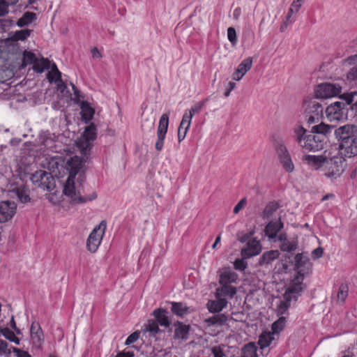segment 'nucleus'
<instances>
[{"mask_svg":"<svg viewBox=\"0 0 357 357\" xmlns=\"http://www.w3.org/2000/svg\"><path fill=\"white\" fill-rule=\"evenodd\" d=\"M189 128L190 126H188L187 124L181 127V123H180L178 130V139L179 142H181L185 137L186 133Z\"/></svg>","mask_w":357,"mask_h":357,"instance_id":"864d4df0","label":"nucleus"},{"mask_svg":"<svg viewBox=\"0 0 357 357\" xmlns=\"http://www.w3.org/2000/svg\"><path fill=\"white\" fill-rule=\"evenodd\" d=\"M304 105L309 124L317 122L323 116L324 107L317 99L305 100Z\"/></svg>","mask_w":357,"mask_h":357,"instance_id":"0eeeda50","label":"nucleus"},{"mask_svg":"<svg viewBox=\"0 0 357 357\" xmlns=\"http://www.w3.org/2000/svg\"><path fill=\"white\" fill-rule=\"evenodd\" d=\"M261 250V245L259 241L253 238L247 243L246 248L241 250V255L244 258H250L251 257L259 254Z\"/></svg>","mask_w":357,"mask_h":357,"instance_id":"4468645a","label":"nucleus"},{"mask_svg":"<svg viewBox=\"0 0 357 357\" xmlns=\"http://www.w3.org/2000/svg\"><path fill=\"white\" fill-rule=\"evenodd\" d=\"M215 290V297L231 298L236 294V288L231 284H220Z\"/></svg>","mask_w":357,"mask_h":357,"instance_id":"6ab92c4d","label":"nucleus"},{"mask_svg":"<svg viewBox=\"0 0 357 357\" xmlns=\"http://www.w3.org/2000/svg\"><path fill=\"white\" fill-rule=\"evenodd\" d=\"M285 322L286 320L284 317H280L272 324V333L275 335H278V333L284 328Z\"/></svg>","mask_w":357,"mask_h":357,"instance_id":"c03bdc74","label":"nucleus"},{"mask_svg":"<svg viewBox=\"0 0 357 357\" xmlns=\"http://www.w3.org/2000/svg\"><path fill=\"white\" fill-rule=\"evenodd\" d=\"M333 128V126L320 123L307 133L306 129L299 126L294 129L295 140L305 151H318L324 149Z\"/></svg>","mask_w":357,"mask_h":357,"instance_id":"f257e3e1","label":"nucleus"},{"mask_svg":"<svg viewBox=\"0 0 357 357\" xmlns=\"http://www.w3.org/2000/svg\"><path fill=\"white\" fill-rule=\"evenodd\" d=\"M227 37H228V40L231 42V43L233 45L236 44V42H237L236 33V30L234 27L228 28Z\"/></svg>","mask_w":357,"mask_h":357,"instance_id":"603ef678","label":"nucleus"},{"mask_svg":"<svg viewBox=\"0 0 357 357\" xmlns=\"http://www.w3.org/2000/svg\"><path fill=\"white\" fill-rule=\"evenodd\" d=\"M86 159H83L77 155L70 157L69 159L66 160V168L69 171L70 175L66 182L63 188V193L70 197L72 201L76 204L84 203L87 201H92L97 197L96 192H93L90 196L82 197L80 195L79 192L75 190V178L78 172L83 168Z\"/></svg>","mask_w":357,"mask_h":357,"instance_id":"7ed1b4c3","label":"nucleus"},{"mask_svg":"<svg viewBox=\"0 0 357 357\" xmlns=\"http://www.w3.org/2000/svg\"><path fill=\"white\" fill-rule=\"evenodd\" d=\"M47 177H50V173H47V172L43 170H39L33 174H32L31 177V181L33 183L37 184L39 187H41L42 181L45 178L47 179Z\"/></svg>","mask_w":357,"mask_h":357,"instance_id":"f704fd0d","label":"nucleus"},{"mask_svg":"<svg viewBox=\"0 0 357 357\" xmlns=\"http://www.w3.org/2000/svg\"><path fill=\"white\" fill-rule=\"evenodd\" d=\"M140 333L139 331H135L130 334L126 339L125 344L126 345H130L132 343L137 341L139 337Z\"/></svg>","mask_w":357,"mask_h":357,"instance_id":"4d7b16f0","label":"nucleus"},{"mask_svg":"<svg viewBox=\"0 0 357 357\" xmlns=\"http://www.w3.org/2000/svg\"><path fill=\"white\" fill-rule=\"evenodd\" d=\"M341 87L333 84L323 83L318 85L314 91L317 99H326L339 95Z\"/></svg>","mask_w":357,"mask_h":357,"instance_id":"9d476101","label":"nucleus"},{"mask_svg":"<svg viewBox=\"0 0 357 357\" xmlns=\"http://www.w3.org/2000/svg\"><path fill=\"white\" fill-rule=\"evenodd\" d=\"M172 312L180 317H182L190 313V307H188L185 303L181 302H171Z\"/></svg>","mask_w":357,"mask_h":357,"instance_id":"5701e85b","label":"nucleus"},{"mask_svg":"<svg viewBox=\"0 0 357 357\" xmlns=\"http://www.w3.org/2000/svg\"><path fill=\"white\" fill-rule=\"evenodd\" d=\"M56 74L55 82H57L56 88L57 90L61 93H63L64 91L67 89L66 84L63 82L61 79V73L58 70L56 66L54 64L53 68L50 72L47 73V79L50 82H53V78L51 77L52 74Z\"/></svg>","mask_w":357,"mask_h":357,"instance_id":"aec40b11","label":"nucleus"},{"mask_svg":"<svg viewBox=\"0 0 357 357\" xmlns=\"http://www.w3.org/2000/svg\"><path fill=\"white\" fill-rule=\"evenodd\" d=\"M43 145L47 149H51L54 152H58L56 146H53L54 141L51 137H46L42 142Z\"/></svg>","mask_w":357,"mask_h":357,"instance_id":"5fc2aeb1","label":"nucleus"},{"mask_svg":"<svg viewBox=\"0 0 357 357\" xmlns=\"http://www.w3.org/2000/svg\"><path fill=\"white\" fill-rule=\"evenodd\" d=\"M275 150L279 162L283 169L287 172H292L294 170V165L291 155L284 144L281 141L277 142L275 144Z\"/></svg>","mask_w":357,"mask_h":357,"instance_id":"423d86ee","label":"nucleus"},{"mask_svg":"<svg viewBox=\"0 0 357 357\" xmlns=\"http://www.w3.org/2000/svg\"><path fill=\"white\" fill-rule=\"evenodd\" d=\"M302 3L299 2L297 0L293 1L291 3L290 8L288 10L287 15L286 16V18H287V21H293L294 22V19L293 17V14L294 13H298L300 10L301 7L302 6Z\"/></svg>","mask_w":357,"mask_h":357,"instance_id":"ea45409f","label":"nucleus"},{"mask_svg":"<svg viewBox=\"0 0 357 357\" xmlns=\"http://www.w3.org/2000/svg\"><path fill=\"white\" fill-rule=\"evenodd\" d=\"M333 132L337 140L340 142V148H342L356 133L357 127L354 125L347 124L335 129Z\"/></svg>","mask_w":357,"mask_h":357,"instance_id":"1a4fd4ad","label":"nucleus"},{"mask_svg":"<svg viewBox=\"0 0 357 357\" xmlns=\"http://www.w3.org/2000/svg\"><path fill=\"white\" fill-rule=\"evenodd\" d=\"M115 357H134L133 351H121Z\"/></svg>","mask_w":357,"mask_h":357,"instance_id":"774afa93","label":"nucleus"},{"mask_svg":"<svg viewBox=\"0 0 357 357\" xmlns=\"http://www.w3.org/2000/svg\"><path fill=\"white\" fill-rule=\"evenodd\" d=\"M284 297L285 299L284 301H281L278 306V313L279 314H285L290 306V301L291 300V298L286 295H284Z\"/></svg>","mask_w":357,"mask_h":357,"instance_id":"a18cd8bd","label":"nucleus"},{"mask_svg":"<svg viewBox=\"0 0 357 357\" xmlns=\"http://www.w3.org/2000/svg\"><path fill=\"white\" fill-rule=\"evenodd\" d=\"M354 93H351L344 95L345 102L337 101L327 107L326 113L329 121H340L347 119V107L353 102Z\"/></svg>","mask_w":357,"mask_h":357,"instance_id":"20e7f679","label":"nucleus"},{"mask_svg":"<svg viewBox=\"0 0 357 357\" xmlns=\"http://www.w3.org/2000/svg\"><path fill=\"white\" fill-rule=\"evenodd\" d=\"M323 248L321 247H319L316 249H314L312 252V257L314 259H319L323 255Z\"/></svg>","mask_w":357,"mask_h":357,"instance_id":"69168bd1","label":"nucleus"},{"mask_svg":"<svg viewBox=\"0 0 357 357\" xmlns=\"http://www.w3.org/2000/svg\"><path fill=\"white\" fill-rule=\"evenodd\" d=\"M280 252L278 250H272L263 253L259 260V265L267 267L269 264L280 257Z\"/></svg>","mask_w":357,"mask_h":357,"instance_id":"a211bd4d","label":"nucleus"},{"mask_svg":"<svg viewBox=\"0 0 357 357\" xmlns=\"http://www.w3.org/2000/svg\"><path fill=\"white\" fill-rule=\"evenodd\" d=\"M17 206L15 202L4 201L0 202V223L10 220L16 213Z\"/></svg>","mask_w":357,"mask_h":357,"instance_id":"9b49d317","label":"nucleus"},{"mask_svg":"<svg viewBox=\"0 0 357 357\" xmlns=\"http://www.w3.org/2000/svg\"><path fill=\"white\" fill-rule=\"evenodd\" d=\"M155 119L153 118L151 119H144L142 123V128L144 131H151L154 128Z\"/></svg>","mask_w":357,"mask_h":357,"instance_id":"09e8293b","label":"nucleus"},{"mask_svg":"<svg viewBox=\"0 0 357 357\" xmlns=\"http://www.w3.org/2000/svg\"><path fill=\"white\" fill-rule=\"evenodd\" d=\"M310 262L307 257L304 256L301 253H298L295 256V266L298 270L299 273H301L302 267L309 266Z\"/></svg>","mask_w":357,"mask_h":357,"instance_id":"c9c22d12","label":"nucleus"},{"mask_svg":"<svg viewBox=\"0 0 357 357\" xmlns=\"http://www.w3.org/2000/svg\"><path fill=\"white\" fill-rule=\"evenodd\" d=\"M19 0H0V16H4L8 13V7L15 5Z\"/></svg>","mask_w":357,"mask_h":357,"instance_id":"37998d69","label":"nucleus"},{"mask_svg":"<svg viewBox=\"0 0 357 357\" xmlns=\"http://www.w3.org/2000/svg\"><path fill=\"white\" fill-rule=\"evenodd\" d=\"M169 125V116L163 114L160 117L157 131V135H166Z\"/></svg>","mask_w":357,"mask_h":357,"instance_id":"7c9ffc66","label":"nucleus"},{"mask_svg":"<svg viewBox=\"0 0 357 357\" xmlns=\"http://www.w3.org/2000/svg\"><path fill=\"white\" fill-rule=\"evenodd\" d=\"M96 128L94 123H91L85 128L82 135V139L79 143V147L81 153L84 157L89 158L90 150L92 146L91 142L96 139Z\"/></svg>","mask_w":357,"mask_h":357,"instance_id":"6e6552de","label":"nucleus"},{"mask_svg":"<svg viewBox=\"0 0 357 357\" xmlns=\"http://www.w3.org/2000/svg\"><path fill=\"white\" fill-rule=\"evenodd\" d=\"M228 318L225 314H218L204 319V322L208 326H220L225 324Z\"/></svg>","mask_w":357,"mask_h":357,"instance_id":"b1692460","label":"nucleus"},{"mask_svg":"<svg viewBox=\"0 0 357 357\" xmlns=\"http://www.w3.org/2000/svg\"><path fill=\"white\" fill-rule=\"evenodd\" d=\"M247 262L245 261L244 257L243 259H237L234 263L235 269L238 271H244L247 267Z\"/></svg>","mask_w":357,"mask_h":357,"instance_id":"6e6d98bb","label":"nucleus"},{"mask_svg":"<svg viewBox=\"0 0 357 357\" xmlns=\"http://www.w3.org/2000/svg\"><path fill=\"white\" fill-rule=\"evenodd\" d=\"M241 357H257L255 344L252 342L245 344L242 349Z\"/></svg>","mask_w":357,"mask_h":357,"instance_id":"2f4dec72","label":"nucleus"},{"mask_svg":"<svg viewBox=\"0 0 357 357\" xmlns=\"http://www.w3.org/2000/svg\"><path fill=\"white\" fill-rule=\"evenodd\" d=\"M238 280L237 274L229 268L224 269L220 275V284H231L236 282Z\"/></svg>","mask_w":357,"mask_h":357,"instance_id":"412c9836","label":"nucleus"},{"mask_svg":"<svg viewBox=\"0 0 357 357\" xmlns=\"http://www.w3.org/2000/svg\"><path fill=\"white\" fill-rule=\"evenodd\" d=\"M209 98H206L202 101L198 102L195 105H193L189 111H185L184 113L182 121H181V127L183 126H185V124L188 125V126H190L191 120L193 117V116L195 114H198L201 112L202 109L204 106L205 103L208 101Z\"/></svg>","mask_w":357,"mask_h":357,"instance_id":"ddd939ff","label":"nucleus"},{"mask_svg":"<svg viewBox=\"0 0 357 357\" xmlns=\"http://www.w3.org/2000/svg\"><path fill=\"white\" fill-rule=\"evenodd\" d=\"M36 20V14L32 12H26L17 20V25L20 27H24L32 23Z\"/></svg>","mask_w":357,"mask_h":357,"instance_id":"cd10ccee","label":"nucleus"},{"mask_svg":"<svg viewBox=\"0 0 357 357\" xmlns=\"http://www.w3.org/2000/svg\"><path fill=\"white\" fill-rule=\"evenodd\" d=\"M224 345L215 346L211 348V353L213 357H224Z\"/></svg>","mask_w":357,"mask_h":357,"instance_id":"3c124183","label":"nucleus"},{"mask_svg":"<svg viewBox=\"0 0 357 357\" xmlns=\"http://www.w3.org/2000/svg\"><path fill=\"white\" fill-rule=\"evenodd\" d=\"M46 167L55 176L61 174V171L66 168V158L61 155H55L47 159Z\"/></svg>","mask_w":357,"mask_h":357,"instance_id":"f8f14e48","label":"nucleus"},{"mask_svg":"<svg viewBox=\"0 0 357 357\" xmlns=\"http://www.w3.org/2000/svg\"><path fill=\"white\" fill-rule=\"evenodd\" d=\"M9 354H10V351L8 349V343L0 339V355Z\"/></svg>","mask_w":357,"mask_h":357,"instance_id":"052dcab7","label":"nucleus"},{"mask_svg":"<svg viewBox=\"0 0 357 357\" xmlns=\"http://www.w3.org/2000/svg\"><path fill=\"white\" fill-rule=\"evenodd\" d=\"M349 287L346 283H342L338 287L336 295V303L342 305L348 296Z\"/></svg>","mask_w":357,"mask_h":357,"instance_id":"c85d7f7f","label":"nucleus"},{"mask_svg":"<svg viewBox=\"0 0 357 357\" xmlns=\"http://www.w3.org/2000/svg\"><path fill=\"white\" fill-rule=\"evenodd\" d=\"M216 300H209L206 307L211 313H218L227 305V301L225 298L215 297Z\"/></svg>","mask_w":357,"mask_h":357,"instance_id":"dca6fc26","label":"nucleus"},{"mask_svg":"<svg viewBox=\"0 0 357 357\" xmlns=\"http://www.w3.org/2000/svg\"><path fill=\"white\" fill-rule=\"evenodd\" d=\"M29 192V189L25 186L18 187L12 190V193L23 204L28 203L31 200Z\"/></svg>","mask_w":357,"mask_h":357,"instance_id":"393cba45","label":"nucleus"},{"mask_svg":"<svg viewBox=\"0 0 357 357\" xmlns=\"http://www.w3.org/2000/svg\"><path fill=\"white\" fill-rule=\"evenodd\" d=\"M279 207L280 204L278 202L273 201L268 203L263 211V218H270L279 208Z\"/></svg>","mask_w":357,"mask_h":357,"instance_id":"473e14b6","label":"nucleus"},{"mask_svg":"<svg viewBox=\"0 0 357 357\" xmlns=\"http://www.w3.org/2000/svg\"><path fill=\"white\" fill-rule=\"evenodd\" d=\"M283 227V223L279 219L277 221H271L266 226L264 231L266 235L269 238H274L276 237L277 234L281 230Z\"/></svg>","mask_w":357,"mask_h":357,"instance_id":"f3484780","label":"nucleus"},{"mask_svg":"<svg viewBox=\"0 0 357 357\" xmlns=\"http://www.w3.org/2000/svg\"><path fill=\"white\" fill-rule=\"evenodd\" d=\"M0 332L7 340L10 341L15 336V333L8 328L1 329Z\"/></svg>","mask_w":357,"mask_h":357,"instance_id":"13d9d810","label":"nucleus"},{"mask_svg":"<svg viewBox=\"0 0 357 357\" xmlns=\"http://www.w3.org/2000/svg\"><path fill=\"white\" fill-rule=\"evenodd\" d=\"M94 114V109L87 102L82 105V117L86 121H89Z\"/></svg>","mask_w":357,"mask_h":357,"instance_id":"e433bc0d","label":"nucleus"},{"mask_svg":"<svg viewBox=\"0 0 357 357\" xmlns=\"http://www.w3.org/2000/svg\"><path fill=\"white\" fill-rule=\"evenodd\" d=\"M158 323L155 319H149L147 323L143 326L142 331L144 333H149L151 336H155L159 332Z\"/></svg>","mask_w":357,"mask_h":357,"instance_id":"bb28decb","label":"nucleus"},{"mask_svg":"<svg viewBox=\"0 0 357 357\" xmlns=\"http://www.w3.org/2000/svg\"><path fill=\"white\" fill-rule=\"evenodd\" d=\"M341 149H344L348 157L357 155V133Z\"/></svg>","mask_w":357,"mask_h":357,"instance_id":"a878e982","label":"nucleus"},{"mask_svg":"<svg viewBox=\"0 0 357 357\" xmlns=\"http://www.w3.org/2000/svg\"><path fill=\"white\" fill-rule=\"evenodd\" d=\"M273 340H275V335L273 333L267 332L259 336L258 344L263 349L270 346Z\"/></svg>","mask_w":357,"mask_h":357,"instance_id":"c756f323","label":"nucleus"},{"mask_svg":"<svg viewBox=\"0 0 357 357\" xmlns=\"http://www.w3.org/2000/svg\"><path fill=\"white\" fill-rule=\"evenodd\" d=\"M31 337L33 344L36 347H40L43 342V333L41 331L40 333L35 332L31 334Z\"/></svg>","mask_w":357,"mask_h":357,"instance_id":"de8ad7c7","label":"nucleus"},{"mask_svg":"<svg viewBox=\"0 0 357 357\" xmlns=\"http://www.w3.org/2000/svg\"><path fill=\"white\" fill-rule=\"evenodd\" d=\"M347 78L350 80L357 79V66L353 67L347 74Z\"/></svg>","mask_w":357,"mask_h":357,"instance_id":"e2e57ef3","label":"nucleus"},{"mask_svg":"<svg viewBox=\"0 0 357 357\" xmlns=\"http://www.w3.org/2000/svg\"><path fill=\"white\" fill-rule=\"evenodd\" d=\"M31 334H33V333L37 332L40 333L42 331L40 325L38 323L33 322L30 328Z\"/></svg>","mask_w":357,"mask_h":357,"instance_id":"338daca9","label":"nucleus"},{"mask_svg":"<svg viewBox=\"0 0 357 357\" xmlns=\"http://www.w3.org/2000/svg\"><path fill=\"white\" fill-rule=\"evenodd\" d=\"M158 139L155 142V147L157 151H160L163 148L165 135H157Z\"/></svg>","mask_w":357,"mask_h":357,"instance_id":"bf43d9fd","label":"nucleus"},{"mask_svg":"<svg viewBox=\"0 0 357 357\" xmlns=\"http://www.w3.org/2000/svg\"><path fill=\"white\" fill-rule=\"evenodd\" d=\"M303 284L299 280V278H297L295 280H294L293 282L289 284L284 295L290 296L291 299H296L297 298V296L303 290Z\"/></svg>","mask_w":357,"mask_h":357,"instance_id":"4be33fe9","label":"nucleus"},{"mask_svg":"<svg viewBox=\"0 0 357 357\" xmlns=\"http://www.w3.org/2000/svg\"><path fill=\"white\" fill-rule=\"evenodd\" d=\"M297 243L296 241H284L280 248L284 252H294L297 248Z\"/></svg>","mask_w":357,"mask_h":357,"instance_id":"49530a36","label":"nucleus"},{"mask_svg":"<svg viewBox=\"0 0 357 357\" xmlns=\"http://www.w3.org/2000/svg\"><path fill=\"white\" fill-rule=\"evenodd\" d=\"M314 169L319 170L331 180L339 178L343 173L344 160L340 156L326 158L323 155H305L303 158Z\"/></svg>","mask_w":357,"mask_h":357,"instance_id":"f03ea898","label":"nucleus"},{"mask_svg":"<svg viewBox=\"0 0 357 357\" xmlns=\"http://www.w3.org/2000/svg\"><path fill=\"white\" fill-rule=\"evenodd\" d=\"M252 62V58L248 57L241 61V63L238 66L236 70L245 75V73L251 69Z\"/></svg>","mask_w":357,"mask_h":357,"instance_id":"4c0bfd02","label":"nucleus"},{"mask_svg":"<svg viewBox=\"0 0 357 357\" xmlns=\"http://www.w3.org/2000/svg\"><path fill=\"white\" fill-rule=\"evenodd\" d=\"M54 186V178L50 174V177H47V179H44L41 183V188H43L44 190H52Z\"/></svg>","mask_w":357,"mask_h":357,"instance_id":"8fccbe9b","label":"nucleus"},{"mask_svg":"<svg viewBox=\"0 0 357 357\" xmlns=\"http://www.w3.org/2000/svg\"><path fill=\"white\" fill-rule=\"evenodd\" d=\"M36 59H37V58H36V56L35 54H33L31 52L25 50L23 53V59H22V67L24 68L27 65L34 64Z\"/></svg>","mask_w":357,"mask_h":357,"instance_id":"a19ab883","label":"nucleus"},{"mask_svg":"<svg viewBox=\"0 0 357 357\" xmlns=\"http://www.w3.org/2000/svg\"><path fill=\"white\" fill-rule=\"evenodd\" d=\"M246 200L245 199H242L234 207V213H238L245 205Z\"/></svg>","mask_w":357,"mask_h":357,"instance_id":"0e129e2a","label":"nucleus"},{"mask_svg":"<svg viewBox=\"0 0 357 357\" xmlns=\"http://www.w3.org/2000/svg\"><path fill=\"white\" fill-rule=\"evenodd\" d=\"M106 221L102 220L92 230L86 241V248L89 252L92 253L96 252L101 243L102 237L106 230Z\"/></svg>","mask_w":357,"mask_h":357,"instance_id":"39448f33","label":"nucleus"},{"mask_svg":"<svg viewBox=\"0 0 357 357\" xmlns=\"http://www.w3.org/2000/svg\"><path fill=\"white\" fill-rule=\"evenodd\" d=\"M31 31L32 30L28 29L17 31L12 35L10 38L14 41L24 40L30 36Z\"/></svg>","mask_w":357,"mask_h":357,"instance_id":"58836bf2","label":"nucleus"},{"mask_svg":"<svg viewBox=\"0 0 357 357\" xmlns=\"http://www.w3.org/2000/svg\"><path fill=\"white\" fill-rule=\"evenodd\" d=\"M168 312L163 308H157L152 312V315L155 317V320L161 326L169 328L171 325V320L167 316Z\"/></svg>","mask_w":357,"mask_h":357,"instance_id":"2eb2a0df","label":"nucleus"},{"mask_svg":"<svg viewBox=\"0 0 357 357\" xmlns=\"http://www.w3.org/2000/svg\"><path fill=\"white\" fill-rule=\"evenodd\" d=\"M13 352L15 353L17 357H31L27 351L16 347L13 348Z\"/></svg>","mask_w":357,"mask_h":357,"instance_id":"680f3d73","label":"nucleus"},{"mask_svg":"<svg viewBox=\"0 0 357 357\" xmlns=\"http://www.w3.org/2000/svg\"><path fill=\"white\" fill-rule=\"evenodd\" d=\"M189 332V326L179 324V326L175 329L174 335L177 338L182 340L186 339Z\"/></svg>","mask_w":357,"mask_h":357,"instance_id":"79ce46f5","label":"nucleus"},{"mask_svg":"<svg viewBox=\"0 0 357 357\" xmlns=\"http://www.w3.org/2000/svg\"><path fill=\"white\" fill-rule=\"evenodd\" d=\"M50 68V61L47 59H36L33 66V69L36 73H43L45 70Z\"/></svg>","mask_w":357,"mask_h":357,"instance_id":"72a5a7b5","label":"nucleus"}]
</instances>
